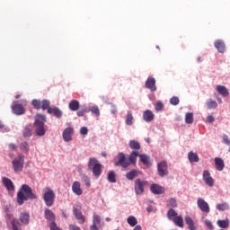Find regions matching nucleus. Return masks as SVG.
<instances>
[{"label":"nucleus","instance_id":"nucleus-1","mask_svg":"<svg viewBox=\"0 0 230 230\" xmlns=\"http://www.w3.org/2000/svg\"><path fill=\"white\" fill-rule=\"evenodd\" d=\"M37 195L33 193V190L28 184L22 185V188L17 193V202L19 206H22L25 200H35Z\"/></svg>","mask_w":230,"mask_h":230},{"label":"nucleus","instance_id":"nucleus-2","mask_svg":"<svg viewBox=\"0 0 230 230\" xmlns=\"http://www.w3.org/2000/svg\"><path fill=\"white\" fill-rule=\"evenodd\" d=\"M44 123H46V116L38 114L35 116V132L36 135L42 137L46 134V128H44Z\"/></svg>","mask_w":230,"mask_h":230},{"label":"nucleus","instance_id":"nucleus-3","mask_svg":"<svg viewBox=\"0 0 230 230\" xmlns=\"http://www.w3.org/2000/svg\"><path fill=\"white\" fill-rule=\"evenodd\" d=\"M88 169L93 172V174L96 179L102 175V164H100L96 158L89 159Z\"/></svg>","mask_w":230,"mask_h":230},{"label":"nucleus","instance_id":"nucleus-4","mask_svg":"<svg viewBox=\"0 0 230 230\" xmlns=\"http://www.w3.org/2000/svg\"><path fill=\"white\" fill-rule=\"evenodd\" d=\"M42 197L46 206H48L49 208H51V206L55 204V191L49 189V187H47L43 190Z\"/></svg>","mask_w":230,"mask_h":230},{"label":"nucleus","instance_id":"nucleus-5","mask_svg":"<svg viewBox=\"0 0 230 230\" xmlns=\"http://www.w3.org/2000/svg\"><path fill=\"white\" fill-rule=\"evenodd\" d=\"M13 172L15 173L19 172H22V168H24V155H19L17 157H15L13 162Z\"/></svg>","mask_w":230,"mask_h":230},{"label":"nucleus","instance_id":"nucleus-6","mask_svg":"<svg viewBox=\"0 0 230 230\" xmlns=\"http://www.w3.org/2000/svg\"><path fill=\"white\" fill-rule=\"evenodd\" d=\"M117 157L118 161L115 163V166H121V168H128L130 166V162L123 153H119Z\"/></svg>","mask_w":230,"mask_h":230},{"label":"nucleus","instance_id":"nucleus-7","mask_svg":"<svg viewBox=\"0 0 230 230\" xmlns=\"http://www.w3.org/2000/svg\"><path fill=\"white\" fill-rule=\"evenodd\" d=\"M145 186H146V181L141 179H137L135 181V193L137 195H143L145 192Z\"/></svg>","mask_w":230,"mask_h":230},{"label":"nucleus","instance_id":"nucleus-8","mask_svg":"<svg viewBox=\"0 0 230 230\" xmlns=\"http://www.w3.org/2000/svg\"><path fill=\"white\" fill-rule=\"evenodd\" d=\"M158 175L160 177H166L168 175V164L163 161L157 164Z\"/></svg>","mask_w":230,"mask_h":230},{"label":"nucleus","instance_id":"nucleus-9","mask_svg":"<svg viewBox=\"0 0 230 230\" xmlns=\"http://www.w3.org/2000/svg\"><path fill=\"white\" fill-rule=\"evenodd\" d=\"M203 181H205V184L207 186H209L210 188H213L215 186V180H213V177H211V173H209V171L205 170L203 172Z\"/></svg>","mask_w":230,"mask_h":230},{"label":"nucleus","instance_id":"nucleus-10","mask_svg":"<svg viewBox=\"0 0 230 230\" xmlns=\"http://www.w3.org/2000/svg\"><path fill=\"white\" fill-rule=\"evenodd\" d=\"M198 204V208H199L200 211H202L203 213H209L210 209H209V204H208V202H206V200H204L203 199H199L197 201Z\"/></svg>","mask_w":230,"mask_h":230},{"label":"nucleus","instance_id":"nucleus-11","mask_svg":"<svg viewBox=\"0 0 230 230\" xmlns=\"http://www.w3.org/2000/svg\"><path fill=\"white\" fill-rule=\"evenodd\" d=\"M145 85L146 88L150 89L152 93H155V91H157V86H155V78L154 77H148Z\"/></svg>","mask_w":230,"mask_h":230},{"label":"nucleus","instance_id":"nucleus-12","mask_svg":"<svg viewBox=\"0 0 230 230\" xmlns=\"http://www.w3.org/2000/svg\"><path fill=\"white\" fill-rule=\"evenodd\" d=\"M100 224H102V217L94 213L93 216V224L90 226L91 230H98V226H100Z\"/></svg>","mask_w":230,"mask_h":230},{"label":"nucleus","instance_id":"nucleus-13","mask_svg":"<svg viewBox=\"0 0 230 230\" xmlns=\"http://www.w3.org/2000/svg\"><path fill=\"white\" fill-rule=\"evenodd\" d=\"M73 132H74L73 128H66L63 131V139H64V141H66V143H69V141H72Z\"/></svg>","mask_w":230,"mask_h":230},{"label":"nucleus","instance_id":"nucleus-14","mask_svg":"<svg viewBox=\"0 0 230 230\" xmlns=\"http://www.w3.org/2000/svg\"><path fill=\"white\" fill-rule=\"evenodd\" d=\"M143 119L146 123H150V122L154 121V119H155V115L154 114V112L152 111L146 110L143 113Z\"/></svg>","mask_w":230,"mask_h":230},{"label":"nucleus","instance_id":"nucleus-15","mask_svg":"<svg viewBox=\"0 0 230 230\" xmlns=\"http://www.w3.org/2000/svg\"><path fill=\"white\" fill-rule=\"evenodd\" d=\"M73 213L76 220H78L79 224H85V216L82 214V211H80V209L74 208Z\"/></svg>","mask_w":230,"mask_h":230},{"label":"nucleus","instance_id":"nucleus-16","mask_svg":"<svg viewBox=\"0 0 230 230\" xmlns=\"http://www.w3.org/2000/svg\"><path fill=\"white\" fill-rule=\"evenodd\" d=\"M12 111L13 114H16L17 116H21L25 112V110L22 104H13L12 106Z\"/></svg>","mask_w":230,"mask_h":230},{"label":"nucleus","instance_id":"nucleus-17","mask_svg":"<svg viewBox=\"0 0 230 230\" xmlns=\"http://www.w3.org/2000/svg\"><path fill=\"white\" fill-rule=\"evenodd\" d=\"M215 48L219 53H226V43L222 40H217L214 43Z\"/></svg>","mask_w":230,"mask_h":230},{"label":"nucleus","instance_id":"nucleus-18","mask_svg":"<svg viewBox=\"0 0 230 230\" xmlns=\"http://www.w3.org/2000/svg\"><path fill=\"white\" fill-rule=\"evenodd\" d=\"M72 191L75 195H82L84 193V190H82V187L80 185V181H74L72 184Z\"/></svg>","mask_w":230,"mask_h":230},{"label":"nucleus","instance_id":"nucleus-19","mask_svg":"<svg viewBox=\"0 0 230 230\" xmlns=\"http://www.w3.org/2000/svg\"><path fill=\"white\" fill-rule=\"evenodd\" d=\"M215 164H216V169L217 172H222L224 168H226V164L224 163V160L220 157H216L215 158Z\"/></svg>","mask_w":230,"mask_h":230},{"label":"nucleus","instance_id":"nucleus-20","mask_svg":"<svg viewBox=\"0 0 230 230\" xmlns=\"http://www.w3.org/2000/svg\"><path fill=\"white\" fill-rule=\"evenodd\" d=\"M216 89L218 94H221V96H224L225 98L229 96V90H227V87L225 85H217Z\"/></svg>","mask_w":230,"mask_h":230},{"label":"nucleus","instance_id":"nucleus-21","mask_svg":"<svg viewBox=\"0 0 230 230\" xmlns=\"http://www.w3.org/2000/svg\"><path fill=\"white\" fill-rule=\"evenodd\" d=\"M3 183L4 186H5V188L8 190V191H13V190H15L13 182L8 178H3Z\"/></svg>","mask_w":230,"mask_h":230},{"label":"nucleus","instance_id":"nucleus-22","mask_svg":"<svg viewBox=\"0 0 230 230\" xmlns=\"http://www.w3.org/2000/svg\"><path fill=\"white\" fill-rule=\"evenodd\" d=\"M139 152L138 151H132L128 157V162L130 164H136L137 163V157H139Z\"/></svg>","mask_w":230,"mask_h":230},{"label":"nucleus","instance_id":"nucleus-23","mask_svg":"<svg viewBox=\"0 0 230 230\" xmlns=\"http://www.w3.org/2000/svg\"><path fill=\"white\" fill-rule=\"evenodd\" d=\"M49 114H53L56 118H62V111L58 107L49 108Z\"/></svg>","mask_w":230,"mask_h":230},{"label":"nucleus","instance_id":"nucleus-24","mask_svg":"<svg viewBox=\"0 0 230 230\" xmlns=\"http://www.w3.org/2000/svg\"><path fill=\"white\" fill-rule=\"evenodd\" d=\"M185 224H187L190 230H197V226H195V221L190 216L185 217Z\"/></svg>","mask_w":230,"mask_h":230},{"label":"nucleus","instance_id":"nucleus-25","mask_svg":"<svg viewBox=\"0 0 230 230\" xmlns=\"http://www.w3.org/2000/svg\"><path fill=\"white\" fill-rule=\"evenodd\" d=\"M20 222H22V224H24L25 226H28V224H30V214L26 213V212H22L20 214Z\"/></svg>","mask_w":230,"mask_h":230},{"label":"nucleus","instance_id":"nucleus-26","mask_svg":"<svg viewBox=\"0 0 230 230\" xmlns=\"http://www.w3.org/2000/svg\"><path fill=\"white\" fill-rule=\"evenodd\" d=\"M138 175L139 171L134 169L126 173V179H128V181H134V179H136V177H137Z\"/></svg>","mask_w":230,"mask_h":230},{"label":"nucleus","instance_id":"nucleus-27","mask_svg":"<svg viewBox=\"0 0 230 230\" xmlns=\"http://www.w3.org/2000/svg\"><path fill=\"white\" fill-rule=\"evenodd\" d=\"M188 159L190 163H199V161H200V158H199V155H197V153H194L193 151L189 152Z\"/></svg>","mask_w":230,"mask_h":230},{"label":"nucleus","instance_id":"nucleus-28","mask_svg":"<svg viewBox=\"0 0 230 230\" xmlns=\"http://www.w3.org/2000/svg\"><path fill=\"white\" fill-rule=\"evenodd\" d=\"M68 108L70 109V111H73L74 112L78 111V109H80V102L76 100L70 101Z\"/></svg>","mask_w":230,"mask_h":230},{"label":"nucleus","instance_id":"nucleus-29","mask_svg":"<svg viewBox=\"0 0 230 230\" xmlns=\"http://www.w3.org/2000/svg\"><path fill=\"white\" fill-rule=\"evenodd\" d=\"M150 190L155 195H161V193H163V187L155 183V184L151 185Z\"/></svg>","mask_w":230,"mask_h":230},{"label":"nucleus","instance_id":"nucleus-30","mask_svg":"<svg viewBox=\"0 0 230 230\" xmlns=\"http://www.w3.org/2000/svg\"><path fill=\"white\" fill-rule=\"evenodd\" d=\"M45 218L50 220V222H55V213L49 208L45 209Z\"/></svg>","mask_w":230,"mask_h":230},{"label":"nucleus","instance_id":"nucleus-31","mask_svg":"<svg viewBox=\"0 0 230 230\" xmlns=\"http://www.w3.org/2000/svg\"><path fill=\"white\" fill-rule=\"evenodd\" d=\"M173 224L177 226L178 227H184V219H182V216L175 217L172 219Z\"/></svg>","mask_w":230,"mask_h":230},{"label":"nucleus","instance_id":"nucleus-32","mask_svg":"<svg viewBox=\"0 0 230 230\" xmlns=\"http://www.w3.org/2000/svg\"><path fill=\"white\" fill-rule=\"evenodd\" d=\"M139 159H140L141 163H143V164H145V166H150V156H148L146 155H140Z\"/></svg>","mask_w":230,"mask_h":230},{"label":"nucleus","instance_id":"nucleus-33","mask_svg":"<svg viewBox=\"0 0 230 230\" xmlns=\"http://www.w3.org/2000/svg\"><path fill=\"white\" fill-rule=\"evenodd\" d=\"M133 124H134V116L132 115L131 111H128L126 116V125H128V127H130Z\"/></svg>","mask_w":230,"mask_h":230},{"label":"nucleus","instance_id":"nucleus-34","mask_svg":"<svg viewBox=\"0 0 230 230\" xmlns=\"http://www.w3.org/2000/svg\"><path fill=\"white\" fill-rule=\"evenodd\" d=\"M217 226L221 227V229H227V227H229V219L217 220Z\"/></svg>","mask_w":230,"mask_h":230},{"label":"nucleus","instance_id":"nucleus-35","mask_svg":"<svg viewBox=\"0 0 230 230\" xmlns=\"http://www.w3.org/2000/svg\"><path fill=\"white\" fill-rule=\"evenodd\" d=\"M175 217H178L177 211H175L173 208H170L167 212V218L172 222Z\"/></svg>","mask_w":230,"mask_h":230},{"label":"nucleus","instance_id":"nucleus-36","mask_svg":"<svg viewBox=\"0 0 230 230\" xmlns=\"http://www.w3.org/2000/svg\"><path fill=\"white\" fill-rule=\"evenodd\" d=\"M129 147L131 150H139L141 148V145L136 140H131L129 142Z\"/></svg>","mask_w":230,"mask_h":230},{"label":"nucleus","instance_id":"nucleus-37","mask_svg":"<svg viewBox=\"0 0 230 230\" xmlns=\"http://www.w3.org/2000/svg\"><path fill=\"white\" fill-rule=\"evenodd\" d=\"M12 226H13V230H22V228L21 227V224L19 223V221L17 219H12L11 221Z\"/></svg>","mask_w":230,"mask_h":230},{"label":"nucleus","instance_id":"nucleus-38","mask_svg":"<svg viewBox=\"0 0 230 230\" xmlns=\"http://www.w3.org/2000/svg\"><path fill=\"white\" fill-rule=\"evenodd\" d=\"M185 123H187V125H191V123H193V113L192 112L186 113Z\"/></svg>","mask_w":230,"mask_h":230},{"label":"nucleus","instance_id":"nucleus-39","mask_svg":"<svg viewBox=\"0 0 230 230\" xmlns=\"http://www.w3.org/2000/svg\"><path fill=\"white\" fill-rule=\"evenodd\" d=\"M217 209L218 211H227V209H229V205L227 203L217 204Z\"/></svg>","mask_w":230,"mask_h":230},{"label":"nucleus","instance_id":"nucleus-40","mask_svg":"<svg viewBox=\"0 0 230 230\" xmlns=\"http://www.w3.org/2000/svg\"><path fill=\"white\" fill-rule=\"evenodd\" d=\"M49 105H51V102H49V101H48V100H43L41 102V109L43 111H49V109H51V107H49Z\"/></svg>","mask_w":230,"mask_h":230},{"label":"nucleus","instance_id":"nucleus-41","mask_svg":"<svg viewBox=\"0 0 230 230\" xmlns=\"http://www.w3.org/2000/svg\"><path fill=\"white\" fill-rule=\"evenodd\" d=\"M207 107H208V109H217V107H218V104L216 102V101L209 99L207 102Z\"/></svg>","mask_w":230,"mask_h":230},{"label":"nucleus","instance_id":"nucleus-42","mask_svg":"<svg viewBox=\"0 0 230 230\" xmlns=\"http://www.w3.org/2000/svg\"><path fill=\"white\" fill-rule=\"evenodd\" d=\"M128 224L131 226V227H134L137 225V219L134 216H130L128 217Z\"/></svg>","mask_w":230,"mask_h":230},{"label":"nucleus","instance_id":"nucleus-43","mask_svg":"<svg viewBox=\"0 0 230 230\" xmlns=\"http://www.w3.org/2000/svg\"><path fill=\"white\" fill-rule=\"evenodd\" d=\"M167 208H177V199H175L174 198H171L167 201Z\"/></svg>","mask_w":230,"mask_h":230},{"label":"nucleus","instance_id":"nucleus-44","mask_svg":"<svg viewBox=\"0 0 230 230\" xmlns=\"http://www.w3.org/2000/svg\"><path fill=\"white\" fill-rule=\"evenodd\" d=\"M108 181L112 183L116 182V172H114V171L108 173Z\"/></svg>","mask_w":230,"mask_h":230},{"label":"nucleus","instance_id":"nucleus-45","mask_svg":"<svg viewBox=\"0 0 230 230\" xmlns=\"http://www.w3.org/2000/svg\"><path fill=\"white\" fill-rule=\"evenodd\" d=\"M31 105L34 107V109L39 110V109H41L42 102H40L37 99H34L31 102Z\"/></svg>","mask_w":230,"mask_h":230},{"label":"nucleus","instance_id":"nucleus-46","mask_svg":"<svg viewBox=\"0 0 230 230\" xmlns=\"http://www.w3.org/2000/svg\"><path fill=\"white\" fill-rule=\"evenodd\" d=\"M20 148L21 150H22L23 152H29L30 150V145L28 144V142H22L20 145Z\"/></svg>","mask_w":230,"mask_h":230},{"label":"nucleus","instance_id":"nucleus-47","mask_svg":"<svg viewBox=\"0 0 230 230\" xmlns=\"http://www.w3.org/2000/svg\"><path fill=\"white\" fill-rule=\"evenodd\" d=\"M23 136H24V137H31V127H26L24 128Z\"/></svg>","mask_w":230,"mask_h":230},{"label":"nucleus","instance_id":"nucleus-48","mask_svg":"<svg viewBox=\"0 0 230 230\" xmlns=\"http://www.w3.org/2000/svg\"><path fill=\"white\" fill-rule=\"evenodd\" d=\"M91 112H93V114H94L97 118L100 116V108H98V106H93L90 109Z\"/></svg>","mask_w":230,"mask_h":230},{"label":"nucleus","instance_id":"nucleus-49","mask_svg":"<svg viewBox=\"0 0 230 230\" xmlns=\"http://www.w3.org/2000/svg\"><path fill=\"white\" fill-rule=\"evenodd\" d=\"M203 222L208 229H210V230L215 229V226H213V223L209 219H205Z\"/></svg>","mask_w":230,"mask_h":230},{"label":"nucleus","instance_id":"nucleus-50","mask_svg":"<svg viewBox=\"0 0 230 230\" xmlns=\"http://www.w3.org/2000/svg\"><path fill=\"white\" fill-rule=\"evenodd\" d=\"M180 102H181V101L179 100V97L173 96V97L171 98V100H170L171 105H179Z\"/></svg>","mask_w":230,"mask_h":230},{"label":"nucleus","instance_id":"nucleus-51","mask_svg":"<svg viewBox=\"0 0 230 230\" xmlns=\"http://www.w3.org/2000/svg\"><path fill=\"white\" fill-rule=\"evenodd\" d=\"M163 107H164V104H163V102L159 101L156 102L155 111H163Z\"/></svg>","mask_w":230,"mask_h":230},{"label":"nucleus","instance_id":"nucleus-52","mask_svg":"<svg viewBox=\"0 0 230 230\" xmlns=\"http://www.w3.org/2000/svg\"><path fill=\"white\" fill-rule=\"evenodd\" d=\"M80 134L82 136H87V134H89V129L87 128V127L81 128Z\"/></svg>","mask_w":230,"mask_h":230},{"label":"nucleus","instance_id":"nucleus-53","mask_svg":"<svg viewBox=\"0 0 230 230\" xmlns=\"http://www.w3.org/2000/svg\"><path fill=\"white\" fill-rule=\"evenodd\" d=\"M83 181L84 182L85 186H91V180L89 179V177L87 176H84L83 178Z\"/></svg>","mask_w":230,"mask_h":230},{"label":"nucleus","instance_id":"nucleus-54","mask_svg":"<svg viewBox=\"0 0 230 230\" xmlns=\"http://www.w3.org/2000/svg\"><path fill=\"white\" fill-rule=\"evenodd\" d=\"M223 141H224L225 145H230L229 137H227V135L223 136Z\"/></svg>","mask_w":230,"mask_h":230},{"label":"nucleus","instance_id":"nucleus-55","mask_svg":"<svg viewBox=\"0 0 230 230\" xmlns=\"http://www.w3.org/2000/svg\"><path fill=\"white\" fill-rule=\"evenodd\" d=\"M69 229H71V230H81L80 226H78L76 225H70Z\"/></svg>","mask_w":230,"mask_h":230},{"label":"nucleus","instance_id":"nucleus-56","mask_svg":"<svg viewBox=\"0 0 230 230\" xmlns=\"http://www.w3.org/2000/svg\"><path fill=\"white\" fill-rule=\"evenodd\" d=\"M85 112H87L86 110L79 111H77V116L79 117L85 116Z\"/></svg>","mask_w":230,"mask_h":230},{"label":"nucleus","instance_id":"nucleus-57","mask_svg":"<svg viewBox=\"0 0 230 230\" xmlns=\"http://www.w3.org/2000/svg\"><path fill=\"white\" fill-rule=\"evenodd\" d=\"M111 114H116V112H118V109L116 108L115 105H111Z\"/></svg>","mask_w":230,"mask_h":230},{"label":"nucleus","instance_id":"nucleus-58","mask_svg":"<svg viewBox=\"0 0 230 230\" xmlns=\"http://www.w3.org/2000/svg\"><path fill=\"white\" fill-rule=\"evenodd\" d=\"M207 121H208V123H213V121H215V117H213V116H208V118H207Z\"/></svg>","mask_w":230,"mask_h":230},{"label":"nucleus","instance_id":"nucleus-59","mask_svg":"<svg viewBox=\"0 0 230 230\" xmlns=\"http://www.w3.org/2000/svg\"><path fill=\"white\" fill-rule=\"evenodd\" d=\"M10 150H15L17 148V146L15 144H9Z\"/></svg>","mask_w":230,"mask_h":230},{"label":"nucleus","instance_id":"nucleus-60","mask_svg":"<svg viewBox=\"0 0 230 230\" xmlns=\"http://www.w3.org/2000/svg\"><path fill=\"white\" fill-rule=\"evenodd\" d=\"M133 230H141V226H137Z\"/></svg>","mask_w":230,"mask_h":230},{"label":"nucleus","instance_id":"nucleus-61","mask_svg":"<svg viewBox=\"0 0 230 230\" xmlns=\"http://www.w3.org/2000/svg\"><path fill=\"white\" fill-rule=\"evenodd\" d=\"M146 211H148V213H151V211H152V207H148V208H146Z\"/></svg>","mask_w":230,"mask_h":230},{"label":"nucleus","instance_id":"nucleus-62","mask_svg":"<svg viewBox=\"0 0 230 230\" xmlns=\"http://www.w3.org/2000/svg\"><path fill=\"white\" fill-rule=\"evenodd\" d=\"M19 98H21V95L19 94L15 95V100H19Z\"/></svg>","mask_w":230,"mask_h":230},{"label":"nucleus","instance_id":"nucleus-63","mask_svg":"<svg viewBox=\"0 0 230 230\" xmlns=\"http://www.w3.org/2000/svg\"><path fill=\"white\" fill-rule=\"evenodd\" d=\"M4 125H3V123L0 122V128H4Z\"/></svg>","mask_w":230,"mask_h":230},{"label":"nucleus","instance_id":"nucleus-64","mask_svg":"<svg viewBox=\"0 0 230 230\" xmlns=\"http://www.w3.org/2000/svg\"><path fill=\"white\" fill-rule=\"evenodd\" d=\"M7 217H8V218H13V216L11 214H8Z\"/></svg>","mask_w":230,"mask_h":230}]
</instances>
